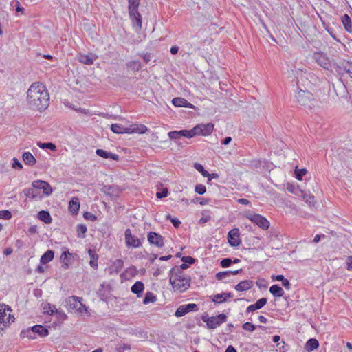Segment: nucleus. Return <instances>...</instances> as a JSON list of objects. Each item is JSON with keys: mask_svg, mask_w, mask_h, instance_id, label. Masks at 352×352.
<instances>
[{"mask_svg": "<svg viewBox=\"0 0 352 352\" xmlns=\"http://www.w3.org/2000/svg\"><path fill=\"white\" fill-rule=\"evenodd\" d=\"M232 263V260L230 258H225L220 262V265L222 267H228Z\"/></svg>", "mask_w": 352, "mask_h": 352, "instance_id": "52", "label": "nucleus"}, {"mask_svg": "<svg viewBox=\"0 0 352 352\" xmlns=\"http://www.w3.org/2000/svg\"><path fill=\"white\" fill-rule=\"evenodd\" d=\"M267 302L266 298H261L258 299L254 304L249 305L246 309V312H252L257 309H260L263 307Z\"/></svg>", "mask_w": 352, "mask_h": 352, "instance_id": "17", "label": "nucleus"}, {"mask_svg": "<svg viewBox=\"0 0 352 352\" xmlns=\"http://www.w3.org/2000/svg\"><path fill=\"white\" fill-rule=\"evenodd\" d=\"M129 14L133 26L135 27L137 30H140L142 28V16L138 10H137V13L134 12V14H133L131 12H129Z\"/></svg>", "mask_w": 352, "mask_h": 352, "instance_id": "20", "label": "nucleus"}, {"mask_svg": "<svg viewBox=\"0 0 352 352\" xmlns=\"http://www.w3.org/2000/svg\"><path fill=\"white\" fill-rule=\"evenodd\" d=\"M181 260L182 261H183L184 263H186V264L188 263L190 265H192L194 263H195L196 262V259L194 258L192 256H182L181 257Z\"/></svg>", "mask_w": 352, "mask_h": 352, "instance_id": "48", "label": "nucleus"}, {"mask_svg": "<svg viewBox=\"0 0 352 352\" xmlns=\"http://www.w3.org/2000/svg\"><path fill=\"white\" fill-rule=\"evenodd\" d=\"M140 2V0H129V12H131L133 14L137 13Z\"/></svg>", "mask_w": 352, "mask_h": 352, "instance_id": "33", "label": "nucleus"}, {"mask_svg": "<svg viewBox=\"0 0 352 352\" xmlns=\"http://www.w3.org/2000/svg\"><path fill=\"white\" fill-rule=\"evenodd\" d=\"M201 320L206 323L208 329H214L226 322L227 316L224 314H220L216 316L210 317L207 314H205L201 316Z\"/></svg>", "mask_w": 352, "mask_h": 352, "instance_id": "4", "label": "nucleus"}, {"mask_svg": "<svg viewBox=\"0 0 352 352\" xmlns=\"http://www.w3.org/2000/svg\"><path fill=\"white\" fill-rule=\"evenodd\" d=\"M246 217L263 230H266L270 228V221L261 214L249 213L246 215Z\"/></svg>", "mask_w": 352, "mask_h": 352, "instance_id": "7", "label": "nucleus"}, {"mask_svg": "<svg viewBox=\"0 0 352 352\" xmlns=\"http://www.w3.org/2000/svg\"><path fill=\"white\" fill-rule=\"evenodd\" d=\"M295 98L298 104L305 107H311V101L314 99V96L311 92L300 90L296 93Z\"/></svg>", "mask_w": 352, "mask_h": 352, "instance_id": "5", "label": "nucleus"}, {"mask_svg": "<svg viewBox=\"0 0 352 352\" xmlns=\"http://www.w3.org/2000/svg\"><path fill=\"white\" fill-rule=\"evenodd\" d=\"M168 137L171 140H177L182 137H186L187 138H192L190 130H181V131H173L168 133Z\"/></svg>", "mask_w": 352, "mask_h": 352, "instance_id": "14", "label": "nucleus"}, {"mask_svg": "<svg viewBox=\"0 0 352 352\" xmlns=\"http://www.w3.org/2000/svg\"><path fill=\"white\" fill-rule=\"evenodd\" d=\"M37 145L41 148H43V149H45V148L49 149L52 151H55L56 150V146L54 143H52V142H45V143L38 142Z\"/></svg>", "mask_w": 352, "mask_h": 352, "instance_id": "37", "label": "nucleus"}, {"mask_svg": "<svg viewBox=\"0 0 352 352\" xmlns=\"http://www.w3.org/2000/svg\"><path fill=\"white\" fill-rule=\"evenodd\" d=\"M230 274L228 271L219 272L216 274V278L219 280H222L223 279L229 277Z\"/></svg>", "mask_w": 352, "mask_h": 352, "instance_id": "51", "label": "nucleus"}, {"mask_svg": "<svg viewBox=\"0 0 352 352\" xmlns=\"http://www.w3.org/2000/svg\"><path fill=\"white\" fill-rule=\"evenodd\" d=\"M307 170L305 168H301L298 169L296 168L295 170V177L298 180H302L303 176L306 174Z\"/></svg>", "mask_w": 352, "mask_h": 352, "instance_id": "44", "label": "nucleus"}, {"mask_svg": "<svg viewBox=\"0 0 352 352\" xmlns=\"http://www.w3.org/2000/svg\"><path fill=\"white\" fill-rule=\"evenodd\" d=\"M31 331L33 332L34 336H36V334L39 335L41 337H45L49 335V330L41 324H36L32 327Z\"/></svg>", "mask_w": 352, "mask_h": 352, "instance_id": "18", "label": "nucleus"}, {"mask_svg": "<svg viewBox=\"0 0 352 352\" xmlns=\"http://www.w3.org/2000/svg\"><path fill=\"white\" fill-rule=\"evenodd\" d=\"M254 285V283L250 280H245L241 281L237 285H235L234 288L238 292H243L247 291L251 289Z\"/></svg>", "mask_w": 352, "mask_h": 352, "instance_id": "21", "label": "nucleus"}, {"mask_svg": "<svg viewBox=\"0 0 352 352\" xmlns=\"http://www.w3.org/2000/svg\"><path fill=\"white\" fill-rule=\"evenodd\" d=\"M169 275L170 283L175 290L182 293L190 287L191 281L190 277L185 275L177 266L171 268L169 272Z\"/></svg>", "mask_w": 352, "mask_h": 352, "instance_id": "2", "label": "nucleus"}, {"mask_svg": "<svg viewBox=\"0 0 352 352\" xmlns=\"http://www.w3.org/2000/svg\"><path fill=\"white\" fill-rule=\"evenodd\" d=\"M131 292L136 294L138 297L142 296V293L144 290V285L141 281H136L131 288Z\"/></svg>", "mask_w": 352, "mask_h": 352, "instance_id": "23", "label": "nucleus"}, {"mask_svg": "<svg viewBox=\"0 0 352 352\" xmlns=\"http://www.w3.org/2000/svg\"><path fill=\"white\" fill-rule=\"evenodd\" d=\"M87 231V226L84 224H78L76 227L77 236L80 239L85 237V233Z\"/></svg>", "mask_w": 352, "mask_h": 352, "instance_id": "34", "label": "nucleus"}, {"mask_svg": "<svg viewBox=\"0 0 352 352\" xmlns=\"http://www.w3.org/2000/svg\"><path fill=\"white\" fill-rule=\"evenodd\" d=\"M37 217L40 221L47 224L51 223L52 221V218L50 212L47 210H41L38 212Z\"/></svg>", "mask_w": 352, "mask_h": 352, "instance_id": "28", "label": "nucleus"}, {"mask_svg": "<svg viewBox=\"0 0 352 352\" xmlns=\"http://www.w3.org/2000/svg\"><path fill=\"white\" fill-rule=\"evenodd\" d=\"M56 311H57V309L55 307L54 305H52L50 303H47L43 307L44 314L52 316L55 314Z\"/></svg>", "mask_w": 352, "mask_h": 352, "instance_id": "38", "label": "nucleus"}, {"mask_svg": "<svg viewBox=\"0 0 352 352\" xmlns=\"http://www.w3.org/2000/svg\"><path fill=\"white\" fill-rule=\"evenodd\" d=\"M23 192H24V195L28 197H30L32 199L36 198V195H33L34 190H32V188H25L23 190Z\"/></svg>", "mask_w": 352, "mask_h": 352, "instance_id": "55", "label": "nucleus"}, {"mask_svg": "<svg viewBox=\"0 0 352 352\" xmlns=\"http://www.w3.org/2000/svg\"><path fill=\"white\" fill-rule=\"evenodd\" d=\"M242 327L243 329L248 331H253L256 328V325H254V324H252L250 322H246L245 323H244L243 324Z\"/></svg>", "mask_w": 352, "mask_h": 352, "instance_id": "50", "label": "nucleus"}, {"mask_svg": "<svg viewBox=\"0 0 352 352\" xmlns=\"http://www.w3.org/2000/svg\"><path fill=\"white\" fill-rule=\"evenodd\" d=\"M96 153L98 156H100L104 159H112L118 161L119 160V155L103 149L98 148L96 151Z\"/></svg>", "mask_w": 352, "mask_h": 352, "instance_id": "19", "label": "nucleus"}, {"mask_svg": "<svg viewBox=\"0 0 352 352\" xmlns=\"http://www.w3.org/2000/svg\"><path fill=\"white\" fill-rule=\"evenodd\" d=\"M270 292L274 297H282L284 295V290L278 285H273L270 287Z\"/></svg>", "mask_w": 352, "mask_h": 352, "instance_id": "30", "label": "nucleus"}, {"mask_svg": "<svg viewBox=\"0 0 352 352\" xmlns=\"http://www.w3.org/2000/svg\"><path fill=\"white\" fill-rule=\"evenodd\" d=\"M147 239L150 244L155 245L157 248H162L164 245V237L157 232H148Z\"/></svg>", "mask_w": 352, "mask_h": 352, "instance_id": "11", "label": "nucleus"}, {"mask_svg": "<svg viewBox=\"0 0 352 352\" xmlns=\"http://www.w3.org/2000/svg\"><path fill=\"white\" fill-rule=\"evenodd\" d=\"M129 349H131V345L128 344H123L120 345L119 347L116 348L117 352H124V351Z\"/></svg>", "mask_w": 352, "mask_h": 352, "instance_id": "58", "label": "nucleus"}, {"mask_svg": "<svg viewBox=\"0 0 352 352\" xmlns=\"http://www.w3.org/2000/svg\"><path fill=\"white\" fill-rule=\"evenodd\" d=\"M42 185L43 187H41V190H43V194L45 196H50L53 192L51 186L49 184V183L45 181Z\"/></svg>", "mask_w": 352, "mask_h": 352, "instance_id": "39", "label": "nucleus"}, {"mask_svg": "<svg viewBox=\"0 0 352 352\" xmlns=\"http://www.w3.org/2000/svg\"><path fill=\"white\" fill-rule=\"evenodd\" d=\"M157 300L156 296L151 292H148L146 293L145 296L143 300V303L144 305H147L150 302H154Z\"/></svg>", "mask_w": 352, "mask_h": 352, "instance_id": "35", "label": "nucleus"}, {"mask_svg": "<svg viewBox=\"0 0 352 352\" xmlns=\"http://www.w3.org/2000/svg\"><path fill=\"white\" fill-rule=\"evenodd\" d=\"M212 302L215 303H222L226 301V297H224L223 294H217L212 298Z\"/></svg>", "mask_w": 352, "mask_h": 352, "instance_id": "42", "label": "nucleus"}, {"mask_svg": "<svg viewBox=\"0 0 352 352\" xmlns=\"http://www.w3.org/2000/svg\"><path fill=\"white\" fill-rule=\"evenodd\" d=\"M313 58L316 62L324 69H329L331 67L329 58L323 53L316 52L314 53Z\"/></svg>", "mask_w": 352, "mask_h": 352, "instance_id": "12", "label": "nucleus"}, {"mask_svg": "<svg viewBox=\"0 0 352 352\" xmlns=\"http://www.w3.org/2000/svg\"><path fill=\"white\" fill-rule=\"evenodd\" d=\"M239 236L240 232L239 228H233L229 231L227 239L230 246L238 247L240 245L241 241Z\"/></svg>", "mask_w": 352, "mask_h": 352, "instance_id": "10", "label": "nucleus"}, {"mask_svg": "<svg viewBox=\"0 0 352 352\" xmlns=\"http://www.w3.org/2000/svg\"><path fill=\"white\" fill-rule=\"evenodd\" d=\"M88 253L91 258V260L89 261L90 266L92 267L94 269H97L98 255L95 252L94 250L91 249H89Z\"/></svg>", "mask_w": 352, "mask_h": 352, "instance_id": "31", "label": "nucleus"}, {"mask_svg": "<svg viewBox=\"0 0 352 352\" xmlns=\"http://www.w3.org/2000/svg\"><path fill=\"white\" fill-rule=\"evenodd\" d=\"M23 160L26 165L32 166L36 164V159L30 152H24L22 156Z\"/></svg>", "mask_w": 352, "mask_h": 352, "instance_id": "27", "label": "nucleus"}, {"mask_svg": "<svg viewBox=\"0 0 352 352\" xmlns=\"http://www.w3.org/2000/svg\"><path fill=\"white\" fill-rule=\"evenodd\" d=\"M11 6L15 8L16 12H21V14L24 13L25 9L21 6L19 1L12 0L11 2Z\"/></svg>", "mask_w": 352, "mask_h": 352, "instance_id": "43", "label": "nucleus"}, {"mask_svg": "<svg viewBox=\"0 0 352 352\" xmlns=\"http://www.w3.org/2000/svg\"><path fill=\"white\" fill-rule=\"evenodd\" d=\"M132 70L138 71L142 68L141 63L138 60H132L127 64Z\"/></svg>", "mask_w": 352, "mask_h": 352, "instance_id": "41", "label": "nucleus"}, {"mask_svg": "<svg viewBox=\"0 0 352 352\" xmlns=\"http://www.w3.org/2000/svg\"><path fill=\"white\" fill-rule=\"evenodd\" d=\"M54 252L52 250H47L41 257L40 262L42 264H46L54 258Z\"/></svg>", "mask_w": 352, "mask_h": 352, "instance_id": "29", "label": "nucleus"}, {"mask_svg": "<svg viewBox=\"0 0 352 352\" xmlns=\"http://www.w3.org/2000/svg\"><path fill=\"white\" fill-rule=\"evenodd\" d=\"M12 218V213L10 210H4L0 211V219L9 220Z\"/></svg>", "mask_w": 352, "mask_h": 352, "instance_id": "45", "label": "nucleus"}, {"mask_svg": "<svg viewBox=\"0 0 352 352\" xmlns=\"http://www.w3.org/2000/svg\"><path fill=\"white\" fill-rule=\"evenodd\" d=\"M97 58L98 56L93 53L89 54H79L77 56V60L80 63L88 65H92Z\"/></svg>", "mask_w": 352, "mask_h": 352, "instance_id": "13", "label": "nucleus"}, {"mask_svg": "<svg viewBox=\"0 0 352 352\" xmlns=\"http://www.w3.org/2000/svg\"><path fill=\"white\" fill-rule=\"evenodd\" d=\"M24 245V242L21 239H17L15 241V247L17 248L18 250L21 249Z\"/></svg>", "mask_w": 352, "mask_h": 352, "instance_id": "62", "label": "nucleus"}, {"mask_svg": "<svg viewBox=\"0 0 352 352\" xmlns=\"http://www.w3.org/2000/svg\"><path fill=\"white\" fill-rule=\"evenodd\" d=\"M125 243L127 247L137 248L141 246V240L137 236L132 235L129 228L126 229L124 232Z\"/></svg>", "mask_w": 352, "mask_h": 352, "instance_id": "8", "label": "nucleus"}, {"mask_svg": "<svg viewBox=\"0 0 352 352\" xmlns=\"http://www.w3.org/2000/svg\"><path fill=\"white\" fill-rule=\"evenodd\" d=\"M166 219H169L176 228H179L181 224V221L178 219L172 217L170 214L166 215Z\"/></svg>", "mask_w": 352, "mask_h": 352, "instance_id": "46", "label": "nucleus"}, {"mask_svg": "<svg viewBox=\"0 0 352 352\" xmlns=\"http://www.w3.org/2000/svg\"><path fill=\"white\" fill-rule=\"evenodd\" d=\"M71 256H72V254L69 252L68 250L63 251L60 257V261H69L71 259Z\"/></svg>", "mask_w": 352, "mask_h": 352, "instance_id": "47", "label": "nucleus"}, {"mask_svg": "<svg viewBox=\"0 0 352 352\" xmlns=\"http://www.w3.org/2000/svg\"><path fill=\"white\" fill-rule=\"evenodd\" d=\"M43 182L44 181L43 180H35L32 183V186L40 191V190H41V187H43L42 184Z\"/></svg>", "mask_w": 352, "mask_h": 352, "instance_id": "57", "label": "nucleus"}, {"mask_svg": "<svg viewBox=\"0 0 352 352\" xmlns=\"http://www.w3.org/2000/svg\"><path fill=\"white\" fill-rule=\"evenodd\" d=\"M83 217L85 219L90 220L91 221H95L97 220V217L95 214H94L89 212H85L83 213Z\"/></svg>", "mask_w": 352, "mask_h": 352, "instance_id": "53", "label": "nucleus"}, {"mask_svg": "<svg viewBox=\"0 0 352 352\" xmlns=\"http://www.w3.org/2000/svg\"><path fill=\"white\" fill-rule=\"evenodd\" d=\"M214 129V124L212 123L197 124L190 130L192 138L196 135H208L212 133Z\"/></svg>", "mask_w": 352, "mask_h": 352, "instance_id": "6", "label": "nucleus"}, {"mask_svg": "<svg viewBox=\"0 0 352 352\" xmlns=\"http://www.w3.org/2000/svg\"><path fill=\"white\" fill-rule=\"evenodd\" d=\"M199 201V204L202 206L206 205L209 203L208 199H203V198H200V197H196L195 199H194L192 200V202L196 203L197 201Z\"/></svg>", "mask_w": 352, "mask_h": 352, "instance_id": "60", "label": "nucleus"}, {"mask_svg": "<svg viewBox=\"0 0 352 352\" xmlns=\"http://www.w3.org/2000/svg\"><path fill=\"white\" fill-rule=\"evenodd\" d=\"M12 167L15 169H21L23 168L22 164L16 159L13 158Z\"/></svg>", "mask_w": 352, "mask_h": 352, "instance_id": "61", "label": "nucleus"}, {"mask_svg": "<svg viewBox=\"0 0 352 352\" xmlns=\"http://www.w3.org/2000/svg\"><path fill=\"white\" fill-rule=\"evenodd\" d=\"M320 346L319 342L316 338H310L305 343V349L308 351H312L317 349Z\"/></svg>", "mask_w": 352, "mask_h": 352, "instance_id": "25", "label": "nucleus"}, {"mask_svg": "<svg viewBox=\"0 0 352 352\" xmlns=\"http://www.w3.org/2000/svg\"><path fill=\"white\" fill-rule=\"evenodd\" d=\"M111 131L116 134H123V133H139L144 134L147 131V127L142 124H131L128 127H125L122 126L120 124H113L111 126Z\"/></svg>", "mask_w": 352, "mask_h": 352, "instance_id": "3", "label": "nucleus"}, {"mask_svg": "<svg viewBox=\"0 0 352 352\" xmlns=\"http://www.w3.org/2000/svg\"><path fill=\"white\" fill-rule=\"evenodd\" d=\"M6 311H12V309L9 305H6L5 304L0 305V324H3V326L6 327Z\"/></svg>", "mask_w": 352, "mask_h": 352, "instance_id": "26", "label": "nucleus"}, {"mask_svg": "<svg viewBox=\"0 0 352 352\" xmlns=\"http://www.w3.org/2000/svg\"><path fill=\"white\" fill-rule=\"evenodd\" d=\"M194 167L197 171L201 173L204 177H207L208 179L210 180V176L212 175H210L207 170H206L204 169V167L201 164L195 163L194 164Z\"/></svg>", "mask_w": 352, "mask_h": 352, "instance_id": "36", "label": "nucleus"}, {"mask_svg": "<svg viewBox=\"0 0 352 352\" xmlns=\"http://www.w3.org/2000/svg\"><path fill=\"white\" fill-rule=\"evenodd\" d=\"M27 100L34 110L46 109L50 104V95L45 86L40 82L32 83L27 91Z\"/></svg>", "mask_w": 352, "mask_h": 352, "instance_id": "1", "label": "nucleus"}, {"mask_svg": "<svg viewBox=\"0 0 352 352\" xmlns=\"http://www.w3.org/2000/svg\"><path fill=\"white\" fill-rule=\"evenodd\" d=\"M168 191L167 188H164L161 191L157 192L156 197L158 199H162L168 196Z\"/></svg>", "mask_w": 352, "mask_h": 352, "instance_id": "56", "label": "nucleus"}, {"mask_svg": "<svg viewBox=\"0 0 352 352\" xmlns=\"http://www.w3.org/2000/svg\"><path fill=\"white\" fill-rule=\"evenodd\" d=\"M172 103L174 106L178 107H188L195 109V107L189 102L187 100L181 97H176L172 100Z\"/></svg>", "mask_w": 352, "mask_h": 352, "instance_id": "15", "label": "nucleus"}, {"mask_svg": "<svg viewBox=\"0 0 352 352\" xmlns=\"http://www.w3.org/2000/svg\"><path fill=\"white\" fill-rule=\"evenodd\" d=\"M80 208V201L77 197H73L69 202V210L72 214H76Z\"/></svg>", "mask_w": 352, "mask_h": 352, "instance_id": "22", "label": "nucleus"}, {"mask_svg": "<svg viewBox=\"0 0 352 352\" xmlns=\"http://www.w3.org/2000/svg\"><path fill=\"white\" fill-rule=\"evenodd\" d=\"M20 336L21 338H28L29 339L36 338V336H34L33 332L31 331V327L22 330Z\"/></svg>", "mask_w": 352, "mask_h": 352, "instance_id": "40", "label": "nucleus"}, {"mask_svg": "<svg viewBox=\"0 0 352 352\" xmlns=\"http://www.w3.org/2000/svg\"><path fill=\"white\" fill-rule=\"evenodd\" d=\"M199 310L198 305L195 303H189L184 305L179 306L175 313V316L176 317H182L185 316L186 314L190 311H197Z\"/></svg>", "mask_w": 352, "mask_h": 352, "instance_id": "9", "label": "nucleus"}, {"mask_svg": "<svg viewBox=\"0 0 352 352\" xmlns=\"http://www.w3.org/2000/svg\"><path fill=\"white\" fill-rule=\"evenodd\" d=\"M195 191L199 195H204L206 192V188L203 184H197Z\"/></svg>", "mask_w": 352, "mask_h": 352, "instance_id": "49", "label": "nucleus"}, {"mask_svg": "<svg viewBox=\"0 0 352 352\" xmlns=\"http://www.w3.org/2000/svg\"><path fill=\"white\" fill-rule=\"evenodd\" d=\"M211 219V217L208 214H202V217L199 220V223H205L208 222Z\"/></svg>", "mask_w": 352, "mask_h": 352, "instance_id": "59", "label": "nucleus"}, {"mask_svg": "<svg viewBox=\"0 0 352 352\" xmlns=\"http://www.w3.org/2000/svg\"><path fill=\"white\" fill-rule=\"evenodd\" d=\"M346 66L347 68V74L352 75V62H346Z\"/></svg>", "mask_w": 352, "mask_h": 352, "instance_id": "63", "label": "nucleus"}, {"mask_svg": "<svg viewBox=\"0 0 352 352\" xmlns=\"http://www.w3.org/2000/svg\"><path fill=\"white\" fill-rule=\"evenodd\" d=\"M341 21L344 30L349 33H352V21L351 17L347 14H344L341 18Z\"/></svg>", "mask_w": 352, "mask_h": 352, "instance_id": "24", "label": "nucleus"}, {"mask_svg": "<svg viewBox=\"0 0 352 352\" xmlns=\"http://www.w3.org/2000/svg\"><path fill=\"white\" fill-rule=\"evenodd\" d=\"M345 63L346 62H343L341 64L334 63L333 65V68L338 74L343 76L344 74H347V68Z\"/></svg>", "mask_w": 352, "mask_h": 352, "instance_id": "32", "label": "nucleus"}, {"mask_svg": "<svg viewBox=\"0 0 352 352\" xmlns=\"http://www.w3.org/2000/svg\"><path fill=\"white\" fill-rule=\"evenodd\" d=\"M124 266V262L122 259H116L109 267L110 274H118Z\"/></svg>", "mask_w": 352, "mask_h": 352, "instance_id": "16", "label": "nucleus"}, {"mask_svg": "<svg viewBox=\"0 0 352 352\" xmlns=\"http://www.w3.org/2000/svg\"><path fill=\"white\" fill-rule=\"evenodd\" d=\"M302 197L306 201L307 203H309L310 204L314 202V197L310 194H307V192H302Z\"/></svg>", "mask_w": 352, "mask_h": 352, "instance_id": "54", "label": "nucleus"}, {"mask_svg": "<svg viewBox=\"0 0 352 352\" xmlns=\"http://www.w3.org/2000/svg\"><path fill=\"white\" fill-rule=\"evenodd\" d=\"M347 270L352 269V256L348 257L346 260Z\"/></svg>", "mask_w": 352, "mask_h": 352, "instance_id": "64", "label": "nucleus"}]
</instances>
